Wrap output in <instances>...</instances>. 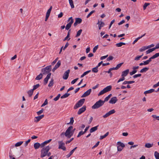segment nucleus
<instances>
[{
    "label": "nucleus",
    "instance_id": "obj_1",
    "mask_svg": "<svg viewBox=\"0 0 159 159\" xmlns=\"http://www.w3.org/2000/svg\"><path fill=\"white\" fill-rule=\"evenodd\" d=\"M50 148L48 146L43 147L41 150L40 157L43 158L46 156L47 153L49 151Z\"/></svg>",
    "mask_w": 159,
    "mask_h": 159
},
{
    "label": "nucleus",
    "instance_id": "obj_2",
    "mask_svg": "<svg viewBox=\"0 0 159 159\" xmlns=\"http://www.w3.org/2000/svg\"><path fill=\"white\" fill-rule=\"evenodd\" d=\"M104 103V102L103 101L100 99L98 101H97L92 106V108L93 109H98L102 107Z\"/></svg>",
    "mask_w": 159,
    "mask_h": 159
},
{
    "label": "nucleus",
    "instance_id": "obj_3",
    "mask_svg": "<svg viewBox=\"0 0 159 159\" xmlns=\"http://www.w3.org/2000/svg\"><path fill=\"white\" fill-rule=\"evenodd\" d=\"M73 127L72 126H69L65 132V136L68 138L69 139L71 138L72 136L71 130L73 129Z\"/></svg>",
    "mask_w": 159,
    "mask_h": 159
},
{
    "label": "nucleus",
    "instance_id": "obj_4",
    "mask_svg": "<svg viewBox=\"0 0 159 159\" xmlns=\"http://www.w3.org/2000/svg\"><path fill=\"white\" fill-rule=\"evenodd\" d=\"M85 99L84 98H82L79 100L78 102L76 104L74 107V109H75L77 108L81 107L84 104Z\"/></svg>",
    "mask_w": 159,
    "mask_h": 159
},
{
    "label": "nucleus",
    "instance_id": "obj_5",
    "mask_svg": "<svg viewBox=\"0 0 159 159\" xmlns=\"http://www.w3.org/2000/svg\"><path fill=\"white\" fill-rule=\"evenodd\" d=\"M51 65H49L47 66L45 68L42 69L41 71L43 72V74H46L49 73L51 70Z\"/></svg>",
    "mask_w": 159,
    "mask_h": 159
},
{
    "label": "nucleus",
    "instance_id": "obj_6",
    "mask_svg": "<svg viewBox=\"0 0 159 159\" xmlns=\"http://www.w3.org/2000/svg\"><path fill=\"white\" fill-rule=\"evenodd\" d=\"M117 144L118 145L117 147L118 151H122L123 148L125 146V145L123 143L119 141L117 142Z\"/></svg>",
    "mask_w": 159,
    "mask_h": 159
},
{
    "label": "nucleus",
    "instance_id": "obj_7",
    "mask_svg": "<svg viewBox=\"0 0 159 159\" xmlns=\"http://www.w3.org/2000/svg\"><path fill=\"white\" fill-rule=\"evenodd\" d=\"M59 144L58 148L59 149H62L63 151L66 150V148L65 146V144L62 141H59L58 142Z\"/></svg>",
    "mask_w": 159,
    "mask_h": 159
},
{
    "label": "nucleus",
    "instance_id": "obj_8",
    "mask_svg": "<svg viewBox=\"0 0 159 159\" xmlns=\"http://www.w3.org/2000/svg\"><path fill=\"white\" fill-rule=\"evenodd\" d=\"M70 72V70H66L64 74L62 76V78L64 80H67L69 76V74Z\"/></svg>",
    "mask_w": 159,
    "mask_h": 159
},
{
    "label": "nucleus",
    "instance_id": "obj_9",
    "mask_svg": "<svg viewBox=\"0 0 159 159\" xmlns=\"http://www.w3.org/2000/svg\"><path fill=\"white\" fill-rule=\"evenodd\" d=\"M86 106L84 105L83 107L80 108L77 112V114L78 115H80L82 113L84 112L86 110Z\"/></svg>",
    "mask_w": 159,
    "mask_h": 159
},
{
    "label": "nucleus",
    "instance_id": "obj_10",
    "mask_svg": "<svg viewBox=\"0 0 159 159\" xmlns=\"http://www.w3.org/2000/svg\"><path fill=\"white\" fill-rule=\"evenodd\" d=\"M92 90L91 89H89L86 91L81 96V98H84L89 96L91 93Z\"/></svg>",
    "mask_w": 159,
    "mask_h": 159
},
{
    "label": "nucleus",
    "instance_id": "obj_11",
    "mask_svg": "<svg viewBox=\"0 0 159 159\" xmlns=\"http://www.w3.org/2000/svg\"><path fill=\"white\" fill-rule=\"evenodd\" d=\"M44 116V115H42L40 116L35 117L34 118V121L35 122L37 123L40 121Z\"/></svg>",
    "mask_w": 159,
    "mask_h": 159
},
{
    "label": "nucleus",
    "instance_id": "obj_12",
    "mask_svg": "<svg viewBox=\"0 0 159 159\" xmlns=\"http://www.w3.org/2000/svg\"><path fill=\"white\" fill-rule=\"evenodd\" d=\"M117 101V99L116 97H114L112 98L109 101V103L111 104H115Z\"/></svg>",
    "mask_w": 159,
    "mask_h": 159
},
{
    "label": "nucleus",
    "instance_id": "obj_13",
    "mask_svg": "<svg viewBox=\"0 0 159 159\" xmlns=\"http://www.w3.org/2000/svg\"><path fill=\"white\" fill-rule=\"evenodd\" d=\"M61 64V61H60L59 60L52 69V71L54 72L60 66Z\"/></svg>",
    "mask_w": 159,
    "mask_h": 159
},
{
    "label": "nucleus",
    "instance_id": "obj_14",
    "mask_svg": "<svg viewBox=\"0 0 159 159\" xmlns=\"http://www.w3.org/2000/svg\"><path fill=\"white\" fill-rule=\"evenodd\" d=\"M51 74V73L48 74L46 77L44 79V84L45 85H46L49 79L50 78Z\"/></svg>",
    "mask_w": 159,
    "mask_h": 159
},
{
    "label": "nucleus",
    "instance_id": "obj_15",
    "mask_svg": "<svg viewBox=\"0 0 159 159\" xmlns=\"http://www.w3.org/2000/svg\"><path fill=\"white\" fill-rule=\"evenodd\" d=\"M73 21L72 20L71 21H70L68 23L66 27V29L67 30H69L70 28L71 27L72 24L73 23Z\"/></svg>",
    "mask_w": 159,
    "mask_h": 159
},
{
    "label": "nucleus",
    "instance_id": "obj_16",
    "mask_svg": "<svg viewBox=\"0 0 159 159\" xmlns=\"http://www.w3.org/2000/svg\"><path fill=\"white\" fill-rule=\"evenodd\" d=\"M129 69L123 71L122 73L121 76H124V77L126 76L129 73Z\"/></svg>",
    "mask_w": 159,
    "mask_h": 159
},
{
    "label": "nucleus",
    "instance_id": "obj_17",
    "mask_svg": "<svg viewBox=\"0 0 159 159\" xmlns=\"http://www.w3.org/2000/svg\"><path fill=\"white\" fill-rule=\"evenodd\" d=\"M52 140V139H49L48 140H46L43 142L41 144V147H44L45 145L46 144L50 142Z\"/></svg>",
    "mask_w": 159,
    "mask_h": 159
},
{
    "label": "nucleus",
    "instance_id": "obj_18",
    "mask_svg": "<svg viewBox=\"0 0 159 159\" xmlns=\"http://www.w3.org/2000/svg\"><path fill=\"white\" fill-rule=\"evenodd\" d=\"M112 89V86L111 85L107 86L106 88L104 89L106 93L109 92L111 91Z\"/></svg>",
    "mask_w": 159,
    "mask_h": 159
},
{
    "label": "nucleus",
    "instance_id": "obj_19",
    "mask_svg": "<svg viewBox=\"0 0 159 159\" xmlns=\"http://www.w3.org/2000/svg\"><path fill=\"white\" fill-rule=\"evenodd\" d=\"M34 148L35 149H37L39 148L40 147H41V144L40 143L37 142L34 144Z\"/></svg>",
    "mask_w": 159,
    "mask_h": 159
},
{
    "label": "nucleus",
    "instance_id": "obj_20",
    "mask_svg": "<svg viewBox=\"0 0 159 159\" xmlns=\"http://www.w3.org/2000/svg\"><path fill=\"white\" fill-rule=\"evenodd\" d=\"M153 146V143H146L145 144V148H152Z\"/></svg>",
    "mask_w": 159,
    "mask_h": 159
},
{
    "label": "nucleus",
    "instance_id": "obj_21",
    "mask_svg": "<svg viewBox=\"0 0 159 159\" xmlns=\"http://www.w3.org/2000/svg\"><path fill=\"white\" fill-rule=\"evenodd\" d=\"M77 148V147H76L74 148L73 149H72L70 152L69 154H67L66 155V157H70L72 154L73 153L74 151Z\"/></svg>",
    "mask_w": 159,
    "mask_h": 159
},
{
    "label": "nucleus",
    "instance_id": "obj_22",
    "mask_svg": "<svg viewBox=\"0 0 159 159\" xmlns=\"http://www.w3.org/2000/svg\"><path fill=\"white\" fill-rule=\"evenodd\" d=\"M98 125L92 128L90 130V133H92L97 130Z\"/></svg>",
    "mask_w": 159,
    "mask_h": 159
},
{
    "label": "nucleus",
    "instance_id": "obj_23",
    "mask_svg": "<svg viewBox=\"0 0 159 159\" xmlns=\"http://www.w3.org/2000/svg\"><path fill=\"white\" fill-rule=\"evenodd\" d=\"M34 92V90L32 89L30 90L27 92V93L29 95V96L30 97H31L33 94Z\"/></svg>",
    "mask_w": 159,
    "mask_h": 159
},
{
    "label": "nucleus",
    "instance_id": "obj_24",
    "mask_svg": "<svg viewBox=\"0 0 159 159\" xmlns=\"http://www.w3.org/2000/svg\"><path fill=\"white\" fill-rule=\"evenodd\" d=\"M155 91V90L153 89H151L148 90L146 91H145L144 93V94H146L147 93H151Z\"/></svg>",
    "mask_w": 159,
    "mask_h": 159
},
{
    "label": "nucleus",
    "instance_id": "obj_25",
    "mask_svg": "<svg viewBox=\"0 0 159 159\" xmlns=\"http://www.w3.org/2000/svg\"><path fill=\"white\" fill-rule=\"evenodd\" d=\"M42 77L43 74L42 73H40L36 77L35 79L37 80H39L42 79Z\"/></svg>",
    "mask_w": 159,
    "mask_h": 159
},
{
    "label": "nucleus",
    "instance_id": "obj_26",
    "mask_svg": "<svg viewBox=\"0 0 159 159\" xmlns=\"http://www.w3.org/2000/svg\"><path fill=\"white\" fill-rule=\"evenodd\" d=\"M125 43L124 42H120L118 43H117L116 44V46L117 47H120L122 45H125Z\"/></svg>",
    "mask_w": 159,
    "mask_h": 159
},
{
    "label": "nucleus",
    "instance_id": "obj_27",
    "mask_svg": "<svg viewBox=\"0 0 159 159\" xmlns=\"http://www.w3.org/2000/svg\"><path fill=\"white\" fill-rule=\"evenodd\" d=\"M135 81H125L123 83V84H131L133 83H134Z\"/></svg>",
    "mask_w": 159,
    "mask_h": 159
},
{
    "label": "nucleus",
    "instance_id": "obj_28",
    "mask_svg": "<svg viewBox=\"0 0 159 159\" xmlns=\"http://www.w3.org/2000/svg\"><path fill=\"white\" fill-rule=\"evenodd\" d=\"M149 68L148 67H145L142 69L140 71V73H143L144 72H146L147 70H148L149 69Z\"/></svg>",
    "mask_w": 159,
    "mask_h": 159
},
{
    "label": "nucleus",
    "instance_id": "obj_29",
    "mask_svg": "<svg viewBox=\"0 0 159 159\" xmlns=\"http://www.w3.org/2000/svg\"><path fill=\"white\" fill-rule=\"evenodd\" d=\"M156 49L155 48H152L151 49H149L147 51H146V53L147 54H148L153 51H154V50Z\"/></svg>",
    "mask_w": 159,
    "mask_h": 159
},
{
    "label": "nucleus",
    "instance_id": "obj_30",
    "mask_svg": "<svg viewBox=\"0 0 159 159\" xmlns=\"http://www.w3.org/2000/svg\"><path fill=\"white\" fill-rule=\"evenodd\" d=\"M69 4L71 6V8H74V6L73 3V2L72 0H69Z\"/></svg>",
    "mask_w": 159,
    "mask_h": 159
},
{
    "label": "nucleus",
    "instance_id": "obj_31",
    "mask_svg": "<svg viewBox=\"0 0 159 159\" xmlns=\"http://www.w3.org/2000/svg\"><path fill=\"white\" fill-rule=\"evenodd\" d=\"M75 21L78 24H80L82 21L81 19L80 18H77L75 19Z\"/></svg>",
    "mask_w": 159,
    "mask_h": 159
},
{
    "label": "nucleus",
    "instance_id": "obj_32",
    "mask_svg": "<svg viewBox=\"0 0 159 159\" xmlns=\"http://www.w3.org/2000/svg\"><path fill=\"white\" fill-rule=\"evenodd\" d=\"M112 94H109L107 97L103 101L105 103V102L107 101L110 98Z\"/></svg>",
    "mask_w": 159,
    "mask_h": 159
},
{
    "label": "nucleus",
    "instance_id": "obj_33",
    "mask_svg": "<svg viewBox=\"0 0 159 159\" xmlns=\"http://www.w3.org/2000/svg\"><path fill=\"white\" fill-rule=\"evenodd\" d=\"M154 155L156 159H159V153L157 151L154 152Z\"/></svg>",
    "mask_w": 159,
    "mask_h": 159
},
{
    "label": "nucleus",
    "instance_id": "obj_34",
    "mask_svg": "<svg viewBox=\"0 0 159 159\" xmlns=\"http://www.w3.org/2000/svg\"><path fill=\"white\" fill-rule=\"evenodd\" d=\"M98 67L96 66L95 67L93 68L92 69V72L94 73H97L98 71Z\"/></svg>",
    "mask_w": 159,
    "mask_h": 159
},
{
    "label": "nucleus",
    "instance_id": "obj_35",
    "mask_svg": "<svg viewBox=\"0 0 159 159\" xmlns=\"http://www.w3.org/2000/svg\"><path fill=\"white\" fill-rule=\"evenodd\" d=\"M70 95V94L69 93H66L61 96V98L62 99L66 98L68 97Z\"/></svg>",
    "mask_w": 159,
    "mask_h": 159
},
{
    "label": "nucleus",
    "instance_id": "obj_36",
    "mask_svg": "<svg viewBox=\"0 0 159 159\" xmlns=\"http://www.w3.org/2000/svg\"><path fill=\"white\" fill-rule=\"evenodd\" d=\"M40 86V85L39 84H37L36 85H34L33 86V89H32L34 91L38 88Z\"/></svg>",
    "mask_w": 159,
    "mask_h": 159
},
{
    "label": "nucleus",
    "instance_id": "obj_37",
    "mask_svg": "<svg viewBox=\"0 0 159 159\" xmlns=\"http://www.w3.org/2000/svg\"><path fill=\"white\" fill-rule=\"evenodd\" d=\"M108 134H109V132H107L104 135L101 136L100 137V139H102L104 138H105L107 136H108Z\"/></svg>",
    "mask_w": 159,
    "mask_h": 159
},
{
    "label": "nucleus",
    "instance_id": "obj_38",
    "mask_svg": "<svg viewBox=\"0 0 159 159\" xmlns=\"http://www.w3.org/2000/svg\"><path fill=\"white\" fill-rule=\"evenodd\" d=\"M91 70H89L88 71H87L86 72H85L81 76V78H83L84 77V76L86 75L87 74L91 72Z\"/></svg>",
    "mask_w": 159,
    "mask_h": 159
},
{
    "label": "nucleus",
    "instance_id": "obj_39",
    "mask_svg": "<svg viewBox=\"0 0 159 159\" xmlns=\"http://www.w3.org/2000/svg\"><path fill=\"white\" fill-rule=\"evenodd\" d=\"M99 30H100L101 28L104 26L105 25V24L104 22H101V23L98 24Z\"/></svg>",
    "mask_w": 159,
    "mask_h": 159
},
{
    "label": "nucleus",
    "instance_id": "obj_40",
    "mask_svg": "<svg viewBox=\"0 0 159 159\" xmlns=\"http://www.w3.org/2000/svg\"><path fill=\"white\" fill-rule=\"evenodd\" d=\"M82 30L81 29L80 30H78L77 32L75 37H77L80 36L82 32Z\"/></svg>",
    "mask_w": 159,
    "mask_h": 159
},
{
    "label": "nucleus",
    "instance_id": "obj_41",
    "mask_svg": "<svg viewBox=\"0 0 159 159\" xmlns=\"http://www.w3.org/2000/svg\"><path fill=\"white\" fill-rule=\"evenodd\" d=\"M143 54H142L141 55L137 56L134 58V60L135 61H138L143 56Z\"/></svg>",
    "mask_w": 159,
    "mask_h": 159
},
{
    "label": "nucleus",
    "instance_id": "obj_42",
    "mask_svg": "<svg viewBox=\"0 0 159 159\" xmlns=\"http://www.w3.org/2000/svg\"><path fill=\"white\" fill-rule=\"evenodd\" d=\"M74 118L73 117H72L70 118V122L68 123H67L68 125L69 124L71 125H73L74 123Z\"/></svg>",
    "mask_w": 159,
    "mask_h": 159
},
{
    "label": "nucleus",
    "instance_id": "obj_43",
    "mask_svg": "<svg viewBox=\"0 0 159 159\" xmlns=\"http://www.w3.org/2000/svg\"><path fill=\"white\" fill-rule=\"evenodd\" d=\"M150 4V3H145L143 6V10H145L146 9L147 7Z\"/></svg>",
    "mask_w": 159,
    "mask_h": 159
},
{
    "label": "nucleus",
    "instance_id": "obj_44",
    "mask_svg": "<svg viewBox=\"0 0 159 159\" xmlns=\"http://www.w3.org/2000/svg\"><path fill=\"white\" fill-rule=\"evenodd\" d=\"M23 143V141H20L19 142H18L15 144V146L16 147L20 146Z\"/></svg>",
    "mask_w": 159,
    "mask_h": 159
},
{
    "label": "nucleus",
    "instance_id": "obj_45",
    "mask_svg": "<svg viewBox=\"0 0 159 159\" xmlns=\"http://www.w3.org/2000/svg\"><path fill=\"white\" fill-rule=\"evenodd\" d=\"M147 49H148L147 47H143L139 49V51L141 52H142Z\"/></svg>",
    "mask_w": 159,
    "mask_h": 159
},
{
    "label": "nucleus",
    "instance_id": "obj_46",
    "mask_svg": "<svg viewBox=\"0 0 159 159\" xmlns=\"http://www.w3.org/2000/svg\"><path fill=\"white\" fill-rule=\"evenodd\" d=\"M53 80L52 79L50 81V82L48 84V86L49 87H51L53 86Z\"/></svg>",
    "mask_w": 159,
    "mask_h": 159
},
{
    "label": "nucleus",
    "instance_id": "obj_47",
    "mask_svg": "<svg viewBox=\"0 0 159 159\" xmlns=\"http://www.w3.org/2000/svg\"><path fill=\"white\" fill-rule=\"evenodd\" d=\"M115 112H116V111L115 110L113 109V110H112L109 111L108 112V114H109V115L110 116V115L114 113Z\"/></svg>",
    "mask_w": 159,
    "mask_h": 159
},
{
    "label": "nucleus",
    "instance_id": "obj_48",
    "mask_svg": "<svg viewBox=\"0 0 159 159\" xmlns=\"http://www.w3.org/2000/svg\"><path fill=\"white\" fill-rule=\"evenodd\" d=\"M106 92L105 91L104 89H103L102 90H101L98 94V96H100L104 93H106Z\"/></svg>",
    "mask_w": 159,
    "mask_h": 159
},
{
    "label": "nucleus",
    "instance_id": "obj_49",
    "mask_svg": "<svg viewBox=\"0 0 159 159\" xmlns=\"http://www.w3.org/2000/svg\"><path fill=\"white\" fill-rule=\"evenodd\" d=\"M84 134H85V133L84 132H83L82 131H81L79 133L77 136V137L79 138L80 137L81 135Z\"/></svg>",
    "mask_w": 159,
    "mask_h": 159
},
{
    "label": "nucleus",
    "instance_id": "obj_50",
    "mask_svg": "<svg viewBox=\"0 0 159 159\" xmlns=\"http://www.w3.org/2000/svg\"><path fill=\"white\" fill-rule=\"evenodd\" d=\"M95 12V11L94 10H93V11H91L89 14L87 16V18H88L94 12Z\"/></svg>",
    "mask_w": 159,
    "mask_h": 159
},
{
    "label": "nucleus",
    "instance_id": "obj_51",
    "mask_svg": "<svg viewBox=\"0 0 159 159\" xmlns=\"http://www.w3.org/2000/svg\"><path fill=\"white\" fill-rule=\"evenodd\" d=\"M123 63H121L118 64H117L116 67L117 70H118L119 68L123 64Z\"/></svg>",
    "mask_w": 159,
    "mask_h": 159
},
{
    "label": "nucleus",
    "instance_id": "obj_52",
    "mask_svg": "<svg viewBox=\"0 0 159 159\" xmlns=\"http://www.w3.org/2000/svg\"><path fill=\"white\" fill-rule=\"evenodd\" d=\"M48 103V100L47 99H45V100L44 102L43 103V104L42 105L41 107H43L46 105H47Z\"/></svg>",
    "mask_w": 159,
    "mask_h": 159
},
{
    "label": "nucleus",
    "instance_id": "obj_53",
    "mask_svg": "<svg viewBox=\"0 0 159 159\" xmlns=\"http://www.w3.org/2000/svg\"><path fill=\"white\" fill-rule=\"evenodd\" d=\"M98 45H97L94 47L93 50V52L94 53L96 52V50L98 48Z\"/></svg>",
    "mask_w": 159,
    "mask_h": 159
},
{
    "label": "nucleus",
    "instance_id": "obj_54",
    "mask_svg": "<svg viewBox=\"0 0 159 159\" xmlns=\"http://www.w3.org/2000/svg\"><path fill=\"white\" fill-rule=\"evenodd\" d=\"M125 80V78L124 76H122V78L120 79L117 81V83H118L120 81H124Z\"/></svg>",
    "mask_w": 159,
    "mask_h": 159
},
{
    "label": "nucleus",
    "instance_id": "obj_55",
    "mask_svg": "<svg viewBox=\"0 0 159 159\" xmlns=\"http://www.w3.org/2000/svg\"><path fill=\"white\" fill-rule=\"evenodd\" d=\"M137 70H133V71L130 72L129 74L130 75H132L135 74L137 72Z\"/></svg>",
    "mask_w": 159,
    "mask_h": 159
},
{
    "label": "nucleus",
    "instance_id": "obj_56",
    "mask_svg": "<svg viewBox=\"0 0 159 159\" xmlns=\"http://www.w3.org/2000/svg\"><path fill=\"white\" fill-rule=\"evenodd\" d=\"M159 56V52L156 53L155 55H153L152 57L153 59H154Z\"/></svg>",
    "mask_w": 159,
    "mask_h": 159
},
{
    "label": "nucleus",
    "instance_id": "obj_57",
    "mask_svg": "<svg viewBox=\"0 0 159 159\" xmlns=\"http://www.w3.org/2000/svg\"><path fill=\"white\" fill-rule=\"evenodd\" d=\"M152 117L154 118H155L156 120H159V116H157L156 115H152Z\"/></svg>",
    "mask_w": 159,
    "mask_h": 159
},
{
    "label": "nucleus",
    "instance_id": "obj_58",
    "mask_svg": "<svg viewBox=\"0 0 159 159\" xmlns=\"http://www.w3.org/2000/svg\"><path fill=\"white\" fill-rule=\"evenodd\" d=\"M78 79H79L78 78H76L74 80H73L71 82V84H75L77 81V80Z\"/></svg>",
    "mask_w": 159,
    "mask_h": 159
},
{
    "label": "nucleus",
    "instance_id": "obj_59",
    "mask_svg": "<svg viewBox=\"0 0 159 159\" xmlns=\"http://www.w3.org/2000/svg\"><path fill=\"white\" fill-rule=\"evenodd\" d=\"M113 58V57L112 56H110L109 57H108L107 58V61H110V60H112Z\"/></svg>",
    "mask_w": 159,
    "mask_h": 159
},
{
    "label": "nucleus",
    "instance_id": "obj_60",
    "mask_svg": "<svg viewBox=\"0 0 159 159\" xmlns=\"http://www.w3.org/2000/svg\"><path fill=\"white\" fill-rule=\"evenodd\" d=\"M69 36H68L67 35L63 39V41H65L66 40H67L68 41L70 39V38H69Z\"/></svg>",
    "mask_w": 159,
    "mask_h": 159
},
{
    "label": "nucleus",
    "instance_id": "obj_61",
    "mask_svg": "<svg viewBox=\"0 0 159 159\" xmlns=\"http://www.w3.org/2000/svg\"><path fill=\"white\" fill-rule=\"evenodd\" d=\"M141 76V74H136L134 75L133 76V77L134 78H136L138 77H140Z\"/></svg>",
    "mask_w": 159,
    "mask_h": 159
},
{
    "label": "nucleus",
    "instance_id": "obj_62",
    "mask_svg": "<svg viewBox=\"0 0 159 159\" xmlns=\"http://www.w3.org/2000/svg\"><path fill=\"white\" fill-rule=\"evenodd\" d=\"M30 139H29L27 141H26L25 143V146L26 147L28 143L30 142Z\"/></svg>",
    "mask_w": 159,
    "mask_h": 159
},
{
    "label": "nucleus",
    "instance_id": "obj_63",
    "mask_svg": "<svg viewBox=\"0 0 159 159\" xmlns=\"http://www.w3.org/2000/svg\"><path fill=\"white\" fill-rule=\"evenodd\" d=\"M51 11V10H50V9H48V10L47 11L46 13V15H47V16H50Z\"/></svg>",
    "mask_w": 159,
    "mask_h": 159
},
{
    "label": "nucleus",
    "instance_id": "obj_64",
    "mask_svg": "<svg viewBox=\"0 0 159 159\" xmlns=\"http://www.w3.org/2000/svg\"><path fill=\"white\" fill-rule=\"evenodd\" d=\"M51 11V10H50V9H48V10L47 11L46 13V15H47V16H50Z\"/></svg>",
    "mask_w": 159,
    "mask_h": 159
}]
</instances>
